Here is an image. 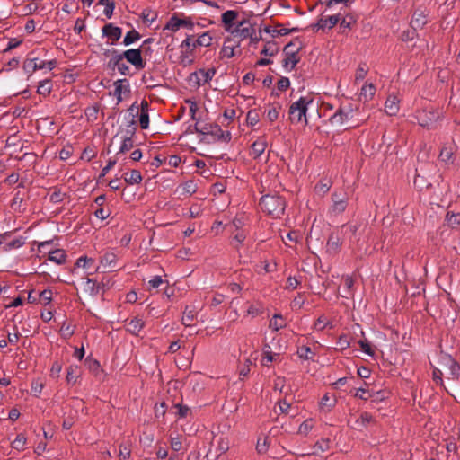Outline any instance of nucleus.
<instances>
[{
  "instance_id": "nucleus-1",
  "label": "nucleus",
  "mask_w": 460,
  "mask_h": 460,
  "mask_svg": "<svg viewBox=\"0 0 460 460\" xmlns=\"http://www.w3.org/2000/svg\"><path fill=\"white\" fill-rule=\"evenodd\" d=\"M260 205L263 211L275 217H279L284 214L286 203L279 196L264 195L260 200Z\"/></svg>"
},
{
  "instance_id": "nucleus-2",
  "label": "nucleus",
  "mask_w": 460,
  "mask_h": 460,
  "mask_svg": "<svg viewBox=\"0 0 460 460\" xmlns=\"http://www.w3.org/2000/svg\"><path fill=\"white\" fill-rule=\"evenodd\" d=\"M311 102V100H307L305 97H301L298 101L291 104L289 109V117L293 123H300L303 121L307 123L305 113L307 111V105Z\"/></svg>"
},
{
  "instance_id": "nucleus-3",
  "label": "nucleus",
  "mask_w": 460,
  "mask_h": 460,
  "mask_svg": "<svg viewBox=\"0 0 460 460\" xmlns=\"http://www.w3.org/2000/svg\"><path fill=\"white\" fill-rule=\"evenodd\" d=\"M232 33L235 38H239L240 40L250 39V40L253 42L259 40L255 28L246 20L239 22Z\"/></svg>"
},
{
  "instance_id": "nucleus-4",
  "label": "nucleus",
  "mask_w": 460,
  "mask_h": 460,
  "mask_svg": "<svg viewBox=\"0 0 460 460\" xmlns=\"http://www.w3.org/2000/svg\"><path fill=\"white\" fill-rule=\"evenodd\" d=\"M332 204L329 209L332 215L337 216L345 211L348 206V196L346 193L335 192L332 195Z\"/></svg>"
},
{
  "instance_id": "nucleus-5",
  "label": "nucleus",
  "mask_w": 460,
  "mask_h": 460,
  "mask_svg": "<svg viewBox=\"0 0 460 460\" xmlns=\"http://www.w3.org/2000/svg\"><path fill=\"white\" fill-rule=\"evenodd\" d=\"M135 124L134 119L129 122V129L127 130L126 135L121 137V145L117 155L129 151L133 147L132 137L135 135L136 128L133 127Z\"/></svg>"
},
{
  "instance_id": "nucleus-6",
  "label": "nucleus",
  "mask_w": 460,
  "mask_h": 460,
  "mask_svg": "<svg viewBox=\"0 0 460 460\" xmlns=\"http://www.w3.org/2000/svg\"><path fill=\"white\" fill-rule=\"evenodd\" d=\"M440 113L437 111H422L419 113L417 119L421 127H431L438 120Z\"/></svg>"
},
{
  "instance_id": "nucleus-7",
  "label": "nucleus",
  "mask_w": 460,
  "mask_h": 460,
  "mask_svg": "<svg viewBox=\"0 0 460 460\" xmlns=\"http://www.w3.org/2000/svg\"><path fill=\"white\" fill-rule=\"evenodd\" d=\"M216 70L215 68H209V69H199L190 75V81H195V83L199 86L201 84H205L208 81L212 79V77L215 75Z\"/></svg>"
},
{
  "instance_id": "nucleus-8",
  "label": "nucleus",
  "mask_w": 460,
  "mask_h": 460,
  "mask_svg": "<svg viewBox=\"0 0 460 460\" xmlns=\"http://www.w3.org/2000/svg\"><path fill=\"white\" fill-rule=\"evenodd\" d=\"M103 55L106 58H141L140 49H131L119 54L114 49H103Z\"/></svg>"
},
{
  "instance_id": "nucleus-9",
  "label": "nucleus",
  "mask_w": 460,
  "mask_h": 460,
  "mask_svg": "<svg viewBox=\"0 0 460 460\" xmlns=\"http://www.w3.org/2000/svg\"><path fill=\"white\" fill-rule=\"evenodd\" d=\"M102 35L105 36L108 40H111V45L117 41L122 33V30L119 27L114 26L112 23H108L103 26Z\"/></svg>"
},
{
  "instance_id": "nucleus-10",
  "label": "nucleus",
  "mask_w": 460,
  "mask_h": 460,
  "mask_svg": "<svg viewBox=\"0 0 460 460\" xmlns=\"http://www.w3.org/2000/svg\"><path fill=\"white\" fill-rule=\"evenodd\" d=\"M105 287L104 282L102 284H96V282L92 279H86L84 283V291L88 293L91 296H97L101 290H103Z\"/></svg>"
},
{
  "instance_id": "nucleus-11",
  "label": "nucleus",
  "mask_w": 460,
  "mask_h": 460,
  "mask_svg": "<svg viewBox=\"0 0 460 460\" xmlns=\"http://www.w3.org/2000/svg\"><path fill=\"white\" fill-rule=\"evenodd\" d=\"M340 22V14H334L328 17H322L314 28L324 30L325 28L332 29Z\"/></svg>"
},
{
  "instance_id": "nucleus-12",
  "label": "nucleus",
  "mask_w": 460,
  "mask_h": 460,
  "mask_svg": "<svg viewBox=\"0 0 460 460\" xmlns=\"http://www.w3.org/2000/svg\"><path fill=\"white\" fill-rule=\"evenodd\" d=\"M192 23L190 21L179 19L175 15L172 16L165 25V29L172 31H177L181 27H191Z\"/></svg>"
},
{
  "instance_id": "nucleus-13",
  "label": "nucleus",
  "mask_w": 460,
  "mask_h": 460,
  "mask_svg": "<svg viewBox=\"0 0 460 460\" xmlns=\"http://www.w3.org/2000/svg\"><path fill=\"white\" fill-rule=\"evenodd\" d=\"M399 101L396 96L390 95L385 104V111L389 116L395 115L399 111Z\"/></svg>"
},
{
  "instance_id": "nucleus-14",
  "label": "nucleus",
  "mask_w": 460,
  "mask_h": 460,
  "mask_svg": "<svg viewBox=\"0 0 460 460\" xmlns=\"http://www.w3.org/2000/svg\"><path fill=\"white\" fill-rule=\"evenodd\" d=\"M115 90H114V95L117 98V102H120L122 101V93L126 92H129L128 89V83L126 79H119L115 82Z\"/></svg>"
},
{
  "instance_id": "nucleus-15",
  "label": "nucleus",
  "mask_w": 460,
  "mask_h": 460,
  "mask_svg": "<svg viewBox=\"0 0 460 460\" xmlns=\"http://www.w3.org/2000/svg\"><path fill=\"white\" fill-rule=\"evenodd\" d=\"M109 66L113 69L117 67L119 73L123 75H132L134 74V71H131L130 66L125 64L123 59H116L113 63L111 61Z\"/></svg>"
},
{
  "instance_id": "nucleus-16",
  "label": "nucleus",
  "mask_w": 460,
  "mask_h": 460,
  "mask_svg": "<svg viewBox=\"0 0 460 460\" xmlns=\"http://www.w3.org/2000/svg\"><path fill=\"white\" fill-rule=\"evenodd\" d=\"M426 23L427 18L423 12H415L411 22V27L417 31L423 28Z\"/></svg>"
},
{
  "instance_id": "nucleus-17",
  "label": "nucleus",
  "mask_w": 460,
  "mask_h": 460,
  "mask_svg": "<svg viewBox=\"0 0 460 460\" xmlns=\"http://www.w3.org/2000/svg\"><path fill=\"white\" fill-rule=\"evenodd\" d=\"M237 45L234 40H227L224 42L221 53L223 58H233L236 55L235 49Z\"/></svg>"
},
{
  "instance_id": "nucleus-18",
  "label": "nucleus",
  "mask_w": 460,
  "mask_h": 460,
  "mask_svg": "<svg viewBox=\"0 0 460 460\" xmlns=\"http://www.w3.org/2000/svg\"><path fill=\"white\" fill-rule=\"evenodd\" d=\"M144 325L145 322L141 318L135 317L128 323L127 330L134 335H138Z\"/></svg>"
},
{
  "instance_id": "nucleus-19",
  "label": "nucleus",
  "mask_w": 460,
  "mask_h": 460,
  "mask_svg": "<svg viewBox=\"0 0 460 460\" xmlns=\"http://www.w3.org/2000/svg\"><path fill=\"white\" fill-rule=\"evenodd\" d=\"M211 128V136L217 137V139L223 140V141H229L231 139V134L230 132L223 131L221 128L217 125H210Z\"/></svg>"
},
{
  "instance_id": "nucleus-20",
  "label": "nucleus",
  "mask_w": 460,
  "mask_h": 460,
  "mask_svg": "<svg viewBox=\"0 0 460 460\" xmlns=\"http://www.w3.org/2000/svg\"><path fill=\"white\" fill-rule=\"evenodd\" d=\"M24 239L22 237L15 238L10 242L6 239L4 240L3 252H9L13 249H17L24 244Z\"/></svg>"
},
{
  "instance_id": "nucleus-21",
  "label": "nucleus",
  "mask_w": 460,
  "mask_h": 460,
  "mask_svg": "<svg viewBox=\"0 0 460 460\" xmlns=\"http://www.w3.org/2000/svg\"><path fill=\"white\" fill-rule=\"evenodd\" d=\"M155 42L154 39H146L143 41L142 45L139 47L141 58L148 57L154 54V49H152V44Z\"/></svg>"
},
{
  "instance_id": "nucleus-22",
  "label": "nucleus",
  "mask_w": 460,
  "mask_h": 460,
  "mask_svg": "<svg viewBox=\"0 0 460 460\" xmlns=\"http://www.w3.org/2000/svg\"><path fill=\"white\" fill-rule=\"evenodd\" d=\"M212 36L209 31L204 32L199 37L195 40V42L192 43V47L196 46H204L208 47L212 44Z\"/></svg>"
},
{
  "instance_id": "nucleus-23",
  "label": "nucleus",
  "mask_w": 460,
  "mask_h": 460,
  "mask_svg": "<svg viewBox=\"0 0 460 460\" xmlns=\"http://www.w3.org/2000/svg\"><path fill=\"white\" fill-rule=\"evenodd\" d=\"M97 4L103 5L104 6V10H103L104 15L108 19L111 18V16L113 14V11L115 9V3L113 0H99Z\"/></svg>"
},
{
  "instance_id": "nucleus-24",
  "label": "nucleus",
  "mask_w": 460,
  "mask_h": 460,
  "mask_svg": "<svg viewBox=\"0 0 460 460\" xmlns=\"http://www.w3.org/2000/svg\"><path fill=\"white\" fill-rule=\"evenodd\" d=\"M49 260L58 264H62L66 261V253L61 249H57L49 252Z\"/></svg>"
},
{
  "instance_id": "nucleus-25",
  "label": "nucleus",
  "mask_w": 460,
  "mask_h": 460,
  "mask_svg": "<svg viewBox=\"0 0 460 460\" xmlns=\"http://www.w3.org/2000/svg\"><path fill=\"white\" fill-rule=\"evenodd\" d=\"M117 257L114 253H106L101 259L103 267L113 270L116 267Z\"/></svg>"
},
{
  "instance_id": "nucleus-26",
  "label": "nucleus",
  "mask_w": 460,
  "mask_h": 460,
  "mask_svg": "<svg viewBox=\"0 0 460 460\" xmlns=\"http://www.w3.org/2000/svg\"><path fill=\"white\" fill-rule=\"evenodd\" d=\"M196 318V313L194 309L190 306H186L181 322L186 327L192 326V322Z\"/></svg>"
},
{
  "instance_id": "nucleus-27",
  "label": "nucleus",
  "mask_w": 460,
  "mask_h": 460,
  "mask_svg": "<svg viewBox=\"0 0 460 460\" xmlns=\"http://www.w3.org/2000/svg\"><path fill=\"white\" fill-rule=\"evenodd\" d=\"M376 93V87L373 84H366L362 86L360 91V97L365 101L370 100Z\"/></svg>"
},
{
  "instance_id": "nucleus-28",
  "label": "nucleus",
  "mask_w": 460,
  "mask_h": 460,
  "mask_svg": "<svg viewBox=\"0 0 460 460\" xmlns=\"http://www.w3.org/2000/svg\"><path fill=\"white\" fill-rule=\"evenodd\" d=\"M237 13L233 10H228L222 14V22L229 30L233 26V22L236 19Z\"/></svg>"
},
{
  "instance_id": "nucleus-29",
  "label": "nucleus",
  "mask_w": 460,
  "mask_h": 460,
  "mask_svg": "<svg viewBox=\"0 0 460 460\" xmlns=\"http://www.w3.org/2000/svg\"><path fill=\"white\" fill-rule=\"evenodd\" d=\"M125 181L130 185L140 183L142 181L140 172L138 170H132L128 175L125 176Z\"/></svg>"
},
{
  "instance_id": "nucleus-30",
  "label": "nucleus",
  "mask_w": 460,
  "mask_h": 460,
  "mask_svg": "<svg viewBox=\"0 0 460 460\" xmlns=\"http://www.w3.org/2000/svg\"><path fill=\"white\" fill-rule=\"evenodd\" d=\"M285 326L284 319L281 314H276L270 321V328L274 331H279Z\"/></svg>"
},
{
  "instance_id": "nucleus-31",
  "label": "nucleus",
  "mask_w": 460,
  "mask_h": 460,
  "mask_svg": "<svg viewBox=\"0 0 460 460\" xmlns=\"http://www.w3.org/2000/svg\"><path fill=\"white\" fill-rule=\"evenodd\" d=\"M266 143L263 140H257L252 145V154L254 157H259L265 150Z\"/></svg>"
},
{
  "instance_id": "nucleus-32",
  "label": "nucleus",
  "mask_w": 460,
  "mask_h": 460,
  "mask_svg": "<svg viewBox=\"0 0 460 460\" xmlns=\"http://www.w3.org/2000/svg\"><path fill=\"white\" fill-rule=\"evenodd\" d=\"M349 112H345L342 109H341L334 113L331 119L332 123L342 124L346 119H349Z\"/></svg>"
},
{
  "instance_id": "nucleus-33",
  "label": "nucleus",
  "mask_w": 460,
  "mask_h": 460,
  "mask_svg": "<svg viewBox=\"0 0 460 460\" xmlns=\"http://www.w3.org/2000/svg\"><path fill=\"white\" fill-rule=\"evenodd\" d=\"M299 60L300 59H281V66L284 72L289 73L295 69Z\"/></svg>"
},
{
  "instance_id": "nucleus-34",
  "label": "nucleus",
  "mask_w": 460,
  "mask_h": 460,
  "mask_svg": "<svg viewBox=\"0 0 460 460\" xmlns=\"http://www.w3.org/2000/svg\"><path fill=\"white\" fill-rule=\"evenodd\" d=\"M51 91V82L48 79L40 83L37 92L41 95H48Z\"/></svg>"
},
{
  "instance_id": "nucleus-35",
  "label": "nucleus",
  "mask_w": 460,
  "mask_h": 460,
  "mask_svg": "<svg viewBox=\"0 0 460 460\" xmlns=\"http://www.w3.org/2000/svg\"><path fill=\"white\" fill-rule=\"evenodd\" d=\"M140 35L136 30L129 31L123 40L124 45H130L134 43L136 40H139Z\"/></svg>"
},
{
  "instance_id": "nucleus-36",
  "label": "nucleus",
  "mask_w": 460,
  "mask_h": 460,
  "mask_svg": "<svg viewBox=\"0 0 460 460\" xmlns=\"http://www.w3.org/2000/svg\"><path fill=\"white\" fill-rule=\"evenodd\" d=\"M37 60L38 59H26L23 64V70L26 74L31 75L37 70Z\"/></svg>"
},
{
  "instance_id": "nucleus-37",
  "label": "nucleus",
  "mask_w": 460,
  "mask_h": 460,
  "mask_svg": "<svg viewBox=\"0 0 460 460\" xmlns=\"http://www.w3.org/2000/svg\"><path fill=\"white\" fill-rule=\"evenodd\" d=\"M182 193L191 195L196 192L197 185L193 181H187L181 185Z\"/></svg>"
},
{
  "instance_id": "nucleus-38",
  "label": "nucleus",
  "mask_w": 460,
  "mask_h": 460,
  "mask_svg": "<svg viewBox=\"0 0 460 460\" xmlns=\"http://www.w3.org/2000/svg\"><path fill=\"white\" fill-rule=\"evenodd\" d=\"M313 427V420H306L299 426L298 432L301 435H307L312 430Z\"/></svg>"
},
{
  "instance_id": "nucleus-39",
  "label": "nucleus",
  "mask_w": 460,
  "mask_h": 460,
  "mask_svg": "<svg viewBox=\"0 0 460 460\" xmlns=\"http://www.w3.org/2000/svg\"><path fill=\"white\" fill-rule=\"evenodd\" d=\"M57 63L55 59H50L48 62L40 61V63L37 62V70H47L50 71L56 66Z\"/></svg>"
},
{
  "instance_id": "nucleus-40",
  "label": "nucleus",
  "mask_w": 460,
  "mask_h": 460,
  "mask_svg": "<svg viewBox=\"0 0 460 460\" xmlns=\"http://www.w3.org/2000/svg\"><path fill=\"white\" fill-rule=\"evenodd\" d=\"M313 354L311 349L307 346H302L297 350V355L302 359H310Z\"/></svg>"
},
{
  "instance_id": "nucleus-41",
  "label": "nucleus",
  "mask_w": 460,
  "mask_h": 460,
  "mask_svg": "<svg viewBox=\"0 0 460 460\" xmlns=\"http://www.w3.org/2000/svg\"><path fill=\"white\" fill-rule=\"evenodd\" d=\"M329 440L326 439V440H322L320 442H316L315 445L314 446V454H318L319 452H324L326 450L329 449Z\"/></svg>"
},
{
  "instance_id": "nucleus-42",
  "label": "nucleus",
  "mask_w": 460,
  "mask_h": 460,
  "mask_svg": "<svg viewBox=\"0 0 460 460\" xmlns=\"http://www.w3.org/2000/svg\"><path fill=\"white\" fill-rule=\"evenodd\" d=\"M368 72V66L366 64L361 63L356 71V80H362L365 78Z\"/></svg>"
},
{
  "instance_id": "nucleus-43",
  "label": "nucleus",
  "mask_w": 460,
  "mask_h": 460,
  "mask_svg": "<svg viewBox=\"0 0 460 460\" xmlns=\"http://www.w3.org/2000/svg\"><path fill=\"white\" fill-rule=\"evenodd\" d=\"M77 377H78L77 367L71 366L68 368L67 375H66L67 382L68 383H75Z\"/></svg>"
},
{
  "instance_id": "nucleus-44",
  "label": "nucleus",
  "mask_w": 460,
  "mask_h": 460,
  "mask_svg": "<svg viewBox=\"0 0 460 460\" xmlns=\"http://www.w3.org/2000/svg\"><path fill=\"white\" fill-rule=\"evenodd\" d=\"M416 30L412 29L411 27V29H408L406 31H403L402 33H401V39L402 41H409V40H411L414 39V37L416 36Z\"/></svg>"
},
{
  "instance_id": "nucleus-45",
  "label": "nucleus",
  "mask_w": 460,
  "mask_h": 460,
  "mask_svg": "<svg viewBox=\"0 0 460 460\" xmlns=\"http://www.w3.org/2000/svg\"><path fill=\"white\" fill-rule=\"evenodd\" d=\"M139 123L143 129H146L149 126V115L147 111H141Z\"/></svg>"
},
{
  "instance_id": "nucleus-46",
  "label": "nucleus",
  "mask_w": 460,
  "mask_h": 460,
  "mask_svg": "<svg viewBox=\"0 0 460 460\" xmlns=\"http://www.w3.org/2000/svg\"><path fill=\"white\" fill-rule=\"evenodd\" d=\"M373 420L372 415L365 412L356 420L358 426H365L367 423L371 422Z\"/></svg>"
},
{
  "instance_id": "nucleus-47",
  "label": "nucleus",
  "mask_w": 460,
  "mask_h": 460,
  "mask_svg": "<svg viewBox=\"0 0 460 460\" xmlns=\"http://www.w3.org/2000/svg\"><path fill=\"white\" fill-rule=\"evenodd\" d=\"M343 284H344V288L346 289V292L347 294L344 295L343 296H348L349 295L351 294V288L354 285V280L351 277L349 276H346L343 279Z\"/></svg>"
},
{
  "instance_id": "nucleus-48",
  "label": "nucleus",
  "mask_w": 460,
  "mask_h": 460,
  "mask_svg": "<svg viewBox=\"0 0 460 460\" xmlns=\"http://www.w3.org/2000/svg\"><path fill=\"white\" fill-rule=\"evenodd\" d=\"M280 26H281L280 24L266 25L263 28V31L270 34L271 37L276 38V37H278V31H279V27H280Z\"/></svg>"
},
{
  "instance_id": "nucleus-49",
  "label": "nucleus",
  "mask_w": 460,
  "mask_h": 460,
  "mask_svg": "<svg viewBox=\"0 0 460 460\" xmlns=\"http://www.w3.org/2000/svg\"><path fill=\"white\" fill-rule=\"evenodd\" d=\"M127 61L134 66V73L142 69L146 65V59H127Z\"/></svg>"
},
{
  "instance_id": "nucleus-50",
  "label": "nucleus",
  "mask_w": 460,
  "mask_h": 460,
  "mask_svg": "<svg viewBox=\"0 0 460 460\" xmlns=\"http://www.w3.org/2000/svg\"><path fill=\"white\" fill-rule=\"evenodd\" d=\"M452 155L453 153L451 149L444 147L439 154V158L443 162H448L451 159Z\"/></svg>"
},
{
  "instance_id": "nucleus-51",
  "label": "nucleus",
  "mask_w": 460,
  "mask_h": 460,
  "mask_svg": "<svg viewBox=\"0 0 460 460\" xmlns=\"http://www.w3.org/2000/svg\"><path fill=\"white\" fill-rule=\"evenodd\" d=\"M358 344H359L360 348L362 349V350H363L366 354H367V355H369V356H373L374 351L372 350V349H371V347H370V345H369V343H368V341H366V340H364V341H363V340H361V341H358Z\"/></svg>"
},
{
  "instance_id": "nucleus-52",
  "label": "nucleus",
  "mask_w": 460,
  "mask_h": 460,
  "mask_svg": "<svg viewBox=\"0 0 460 460\" xmlns=\"http://www.w3.org/2000/svg\"><path fill=\"white\" fill-rule=\"evenodd\" d=\"M447 368L449 370L450 375L454 378L458 377L459 371H460V366L457 364L456 361H455L451 365H449Z\"/></svg>"
},
{
  "instance_id": "nucleus-53",
  "label": "nucleus",
  "mask_w": 460,
  "mask_h": 460,
  "mask_svg": "<svg viewBox=\"0 0 460 460\" xmlns=\"http://www.w3.org/2000/svg\"><path fill=\"white\" fill-rule=\"evenodd\" d=\"M25 442L26 438L22 435H18L17 438L13 442V447L15 449H21L23 447Z\"/></svg>"
},
{
  "instance_id": "nucleus-54",
  "label": "nucleus",
  "mask_w": 460,
  "mask_h": 460,
  "mask_svg": "<svg viewBox=\"0 0 460 460\" xmlns=\"http://www.w3.org/2000/svg\"><path fill=\"white\" fill-rule=\"evenodd\" d=\"M355 396L362 400H367L371 396V394L368 390L360 387L357 390Z\"/></svg>"
},
{
  "instance_id": "nucleus-55",
  "label": "nucleus",
  "mask_w": 460,
  "mask_h": 460,
  "mask_svg": "<svg viewBox=\"0 0 460 460\" xmlns=\"http://www.w3.org/2000/svg\"><path fill=\"white\" fill-rule=\"evenodd\" d=\"M290 85V81L288 77H281L278 82V89L279 91L287 90Z\"/></svg>"
},
{
  "instance_id": "nucleus-56",
  "label": "nucleus",
  "mask_w": 460,
  "mask_h": 460,
  "mask_svg": "<svg viewBox=\"0 0 460 460\" xmlns=\"http://www.w3.org/2000/svg\"><path fill=\"white\" fill-rule=\"evenodd\" d=\"M276 51H277V48L274 46V44H269L268 47H264L261 50V55H270V56H274L276 54Z\"/></svg>"
},
{
  "instance_id": "nucleus-57",
  "label": "nucleus",
  "mask_w": 460,
  "mask_h": 460,
  "mask_svg": "<svg viewBox=\"0 0 460 460\" xmlns=\"http://www.w3.org/2000/svg\"><path fill=\"white\" fill-rule=\"evenodd\" d=\"M263 354H264L263 361L266 360L267 362L273 361L274 357L276 356V354H272V352L270 350V347L269 345L265 346Z\"/></svg>"
},
{
  "instance_id": "nucleus-58",
  "label": "nucleus",
  "mask_w": 460,
  "mask_h": 460,
  "mask_svg": "<svg viewBox=\"0 0 460 460\" xmlns=\"http://www.w3.org/2000/svg\"><path fill=\"white\" fill-rule=\"evenodd\" d=\"M93 260L87 257H80L76 261L77 267L88 268L90 263H93Z\"/></svg>"
},
{
  "instance_id": "nucleus-59",
  "label": "nucleus",
  "mask_w": 460,
  "mask_h": 460,
  "mask_svg": "<svg viewBox=\"0 0 460 460\" xmlns=\"http://www.w3.org/2000/svg\"><path fill=\"white\" fill-rule=\"evenodd\" d=\"M119 457L126 460L130 457V449L124 445L119 446Z\"/></svg>"
},
{
  "instance_id": "nucleus-60",
  "label": "nucleus",
  "mask_w": 460,
  "mask_h": 460,
  "mask_svg": "<svg viewBox=\"0 0 460 460\" xmlns=\"http://www.w3.org/2000/svg\"><path fill=\"white\" fill-rule=\"evenodd\" d=\"M163 283V279L161 276H155L152 279L148 281V285L151 288H156Z\"/></svg>"
},
{
  "instance_id": "nucleus-61",
  "label": "nucleus",
  "mask_w": 460,
  "mask_h": 460,
  "mask_svg": "<svg viewBox=\"0 0 460 460\" xmlns=\"http://www.w3.org/2000/svg\"><path fill=\"white\" fill-rule=\"evenodd\" d=\"M337 345L341 349H345L349 347V341L347 336H341L337 341Z\"/></svg>"
},
{
  "instance_id": "nucleus-62",
  "label": "nucleus",
  "mask_w": 460,
  "mask_h": 460,
  "mask_svg": "<svg viewBox=\"0 0 460 460\" xmlns=\"http://www.w3.org/2000/svg\"><path fill=\"white\" fill-rule=\"evenodd\" d=\"M322 407H328L329 409L334 405L333 401H332L331 397L328 394H325L321 400Z\"/></svg>"
},
{
  "instance_id": "nucleus-63",
  "label": "nucleus",
  "mask_w": 460,
  "mask_h": 460,
  "mask_svg": "<svg viewBox=\"0 0 460 460\" xmlns=\"http://www.w3.org/2000/svg\"><path fill=\"white\" fill-rule=\"evenodd\" d=\"M447 222L450 225H459L460 224V214H447Z\"/></svg>"
},
{
  "instance_id": "nucleus-64",
  "label": "nucleus",
  "mask_w": 460,
  "mask_h": 460,
  "mask_svg": "<svg viewBox=\"0 0 460 460\" xmlns=\"http://www.w3.org/2000/svg\"><path fill=\"white\" fill-rule=\"evenodd\" d=\"M50 201L53 203H59L63 200V194L60 190H55L50 194Z\"/></svg>"
}]
</instances>
